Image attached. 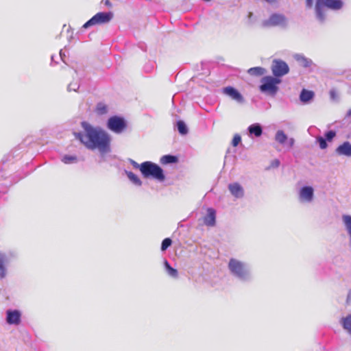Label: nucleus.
<instances>
[{"label": "nucleus", "mask_w": 351, "mask_h": 351, "mask_svg": "<svg viewBox=\"0 0 351 351\" xmlns=\"http://www.w3.org/2000/svg\"><path fill=\"white\" fill-rule=\"evenodd\" d=\"M83 132L73 134L88 149H98L101 154L110 152V136L99 127H93L86 121L81 123Z\"/></svg>", "instance_id": "f257e3e1"}, {"label": "nucleus", "mask_w": 351, "mask_h": 351, "mask_svg": "<svg viewBox=\"0 0 351 351\" xmlns=\"http://www.w3.org/2000/svg\"><path fill=\"white\" fill-rule=\"evenodd\" d=\"M228 269L230 274L241 282H248L253 279L251 267L246 262L231 258L228 264Z\"/></svg>", "instance_id": "f03ea898"}, {"label": "nucleus", "mask_w": 351, "mask_h": 351, "mask_svg": "<svg viewBox=\"0 0 351 351\" xmlns=\"http://www.w3.org/2000/svg\"><path fill=\"white\" fill-rule=\"evenodd\" d=\"M343 5L341 0H316L315 14L317 19L320 23H324L326 19V8L332 10H339L342 8Z\"/></svg>", "instance_id": "7ed1b4c3"}, {"label": "nucleus", "mask_w": 351, "mask_h": 351, "mask_svg": "<svg viewBox=\"0 0 351 351\" xmlns=\"http://www.w3.org/2000/svg\"><path fill=\"white\" fill-rule=\"evenodd\" d=\"M141 172L144 178H152L159 182H162L165 179L162 169L158 165L146 161L141 163Z\"/></svg>", "instance_id": "20e7f679"}, {"label": "nucleus", "mask_w": 351, "mask_h": 351, "mask_svg": "<svg viewBox=\"0 0 351 351\" xmlns=\"http://www.w3.org/2000/svg\"><path fill=\"white\" fill-rule=\"evenodd\" d=\"M261 84L260 85V90L264 93H268L271 95H275L278 90V85L281 83L282 80L275 76H265L261 79Z\"/></svg>", "instance_id": "39448f33"}, {"label": "nucleus", "mask_w": 351, "mask_h": 351, "mask_svg": "<svg viewBox=\"0 0 351 351\" xmlns=\"http://www.w3.org/2000/svg\"><path fill=\"white\" fill-rule=\"evenodd\" d=\"M113 17V14L111 12H101L97 13L90 19L86 22L82 27L87 29L91 26L96 25H102L109 23Z\"/></svg>", "instance_id": "423d86ee"}, {"label": "nucleus", "mask_w": 351, "mask_h": 351, "mask_svg": "<svg viewBox=\"0 0 351 351\" xmlns=\"http://www.w3.org/2000/svg\"><path fill=\"white\" fill-rule=\"evenodd\" d=\"M108 128L115 134L122 133L127 127L126 121L121 117L112 116L107 121Z\"/></svg>", "instance_id": "0eeeda50"}, {"label": "nucleus", "mask_w": 351, "mask_h": 351, "mask_svg": "<svg viewBox=\"0 0 351 351\" xmlns=\"http://www.w3.org/2000/svg\"><path fill=\"white\" fill-rule=\"evenodd\" d=\"M271 70L274 76L280 79L281 77L289 72V67L285 61L280 59H274L271 63Z\"/></svg>", "instance_id": "6e6552de"}, {"label": "nucleus", "mask_w": 351, "mask_h": 351, "mask_svg": "<svg viewBox=\"0 0 351 351\" xmlns=\"http://www.w3.org/2000/svg\"><path fill=\"white\" fill-rule=\"evenodd\" d=\"M314 189L311 186H302L298 193V201L301 204H311L315 197Z\"/></svg>", "instance_id": "1a4fd4ad"}, {"label": "nucleus", "mask_w": 351, "mask_h": 351, "mask_svg": "<svg viewBox=\"0 0 351 351\" xmlns=\"http://www.w3.org/2000/svg\"><path fill=\"white\" fill-rule=\"evenodd\" d=\"M263 25L265 27L280 26L286 27L287 26V19L281 14H273L267 20L263 21Z\"/></svg>", "instance_id": "9d476101"}, {"label": "nucleus", "mask_w": 351, "mask_h": 351, "mask_svg": "<svg viewBox=\"0 0 351 351\" xmlns=\"http://www.w3.org/2000/svg\"><path fill=\"white\" fill-rule=\"evenodd\" d=\"M5 320L9 325L18 326L21 322L22 313L17 309H8L5 312Z\"/></svg>", "instance_id": "9b49d317"}, {"label": "nucleus", "mask_w": 351, "mask_h": 351, "mask_svg": "<svg viewBox=\"0 0 351 351\" xmlns=\"http://www.w3.org/2000/svg\"><path fill=\"white\" fill-rule=\"evenodd\" d=\"M223 93L239 104H243L245 101L243 95L234 87H225L223 88Z\"/></svg>", "instance_id": "f8f14e48"}, {"label": "nucleus", "mask_w": 351, "mask_h": 351, "mask_svg": "<svg viewBox=\"0 0 351 351\" xmlns=\"http://www.w3.org/2000/svg\"><path fill=\"white\" fill-rule=\"evenodd\" d=\"M9 263L8 255L0 251V280L5 278L7 276V265Z\"/></svg>", "instance_id": "ddd939ff"}, {"label": "nucleus", "mask_w": 351, "mask_h": 351, "mask_svg": "<svg viewBox=\"0 0 351 351\" xmlns=\"http://www.w3.org/2000/svg\"><path fill=\"white\" fill-rule=\"evenodd\" d=\"M335 153L338 156L346 157L351 156V143L345 141L335 149Z\"/></svg>", "instance_id": "4468645a"}, {"label": "nucleus", "mask_w": 351, "mask_h": 351, "mask_svg": "<svg viewBox=\"0 0 351 351\" xmlns=\"http://www.w3.org/2000/svg\"><path fill=\"white\" fill-rule=\"evenodd\" d=\"M228 189L230 193L236 198H242L244 195L243 188L237 182L230 184L228 185Z\"/></svg>", "instance_id": "2eb2a0df"}, {"label": "nucleus", "mask_w": 351, "mask_h": 351, "mask_svg": "<svg viewBox=\"0 0 351 351\" xmlns=\"http://www.w3.org/2000/svg\"><path fill=\"white\" fill-rule=\"evenodd\" d=\"M216 212L213 208H209L207 214L204 217V222L208 226H213L215 224Z\"/></svg>", "instance_id": "dca6fc26"}, {"label": "nucleus", "mask_w": 351, "mask_h": 351, "mask_svg": "<svg viewBox=\"0 0 351 351\" xmlns=\"http://www.w3.org/2000/svg\"><path fill=\"white\" fill-rule=\"evenodd\" d=\"M294 59L303 67L308 68L313 64V61L302 54L294 55Z\"/></svg>", "instance_id": "f3484780"}, {"label": "nucleus", "mask_w": 351, "mask_h": 351, "mask_svg": "<svg viewBox=\"0 0 351 351\" xmlns=\"http://www.w3.org/2000/svg\"><path fill=\"white\" fill-rule=\"evenodd\" d=\"M247 130L250 135H254L256 137H259L263 134V128L259 123H254L250 125Z\"/></svg>", "instance_id": "a211bd4d"}, {"label": "nucleus", "mask_w": 351, "mask_h": 351, "mask_svg": "<svg viewBox=\"0 0 351 351\" xmlns=\"http://www.w3.org/2000/svg\"><path fill=\"white\" fill-rule=\"evenodd\" d=\"M314 93L311 90L302 89L300 94V99L302 103L306 104L313 99Z\"/></svg>", "instance_id": "6ab92c4d"}, {"label": "nucleus", "mask_w": 351, "mask_h": 351, "mask_svg": "<svg viewBox=\"0 0 351 351\" xmlns=\"http://www.w3.org/2000/svg\"><path fill=\"white\" fill-rule=\"evenodd\" d=\"M339 323L343 328L350 335H351V314L341 318Z\"/></svg>", "instance_id": "aec40b11"}, {"label": "nucleus", "mask_w": 351, "mask_h": 351, "mask_svg": "<svg viewBox=\"0 0 351 351\" xmlns=\"http://www.w3.org/2000/svg\"><path fill=\"white\" fill-rule=\"evenodd\" d=\"M342 221L350 237V245L351 246V215H343L342 216Z\"/></svg>", "instance_id": "412c9836"}, {"label": "nucleus", "mask_w": 351, "mask_h": 351, "mask_svg": "<svg viewBox=\"0 0 351 351\" xmlns=\"http://www.w3.org/2000/svg\"><path fill=\"white\" fill-rule=\"evenodd\" d=\"M160 162L163 165L176 163L178 162V158L173 155H165L160 158Z\"/></svg>", "instance_id": "4be33fe9"}, {"label": "nucleus", "mask_w": 351, "mask_h": 351, "mask_svg": "<svg viewBox=\"0 0 351 351\" xmlns=\"http://www.w3.org/2000/svg\"><path fill=\"white\" fill-rule=\"evenodd\" d=\"M125 173L127 175L128 179L134 184H135L136 186H141L142 182H141V180L139 179V178L136 174H134L132 171H127V170L125 171Z\"/></svg>", "instance_id": "5701e85b"}, {"label": "nucleus", "mask_w": 351, "mask_h": 351, "mask_svg": "<svg viewBox=\"0 0 351 351\" xmlns=\"http://www.w3.org/2000/svg\"><path fill=\"white\" fill-rule=\"evenodd\" d=\"M288 137L282 130H278L275 135V140L278 143L284 145L287 141Z\"/></svg>", "instance_id": "b1692460"}, {"label": "nucleus", "mask_w": 351, "mask_h": 351, "mask_svg": "<svg viewBox=\"0 0 351 351\" xmlns=\"http://www.w3.org/2000/svg\"><path fill=\"white\" fill-rule=\"evenodd\" d=\"M247 73L251 75L261 76L265 73V69L263 67H252L248 69Z\"/></svg>", "instance_id": "393cba45"}, {"label": "nucleus", "mask_w": 351, "mask_h": 351, "mask_svg": "<svg viewBox=\"0 0 351 351\" xmlns=\"http://www.w3.org/2000/svg\"><path fill=\"white\" fill-rule=\"evenodd\" d=\"M176 125H177L178 130L181 135H186L188 134V132H189L188 128H187L186 123L183 121H182V120L178 121L176 123Z\"/></svg>", "instance_id": "a878e982"}, {"label": "nucleus", "mask_w": 351, "mask_h": 351, "mask_svg": "<svg viewBox=\"0 0 351 351\" xmlns=\"http://www.w3.org/2000/svg\"><path fill=\"white\" fill-rule=\"evenodd\" d=\"M164 265H165V269H166V271L167 273L171 277L173 278H177L178 276V272L177 271V269L173 268L170 265L169 263H168L167 261H165V263H164Z\"/></svg>", "instance_id": "bb28decb"}, {"label": "nucleus", "mask_w": 351, "mask_h": 351, "mask_svg": "<svg viewBox=\"0 0 351 351\" xmlns=\"http://www.w3.org/2000/svg\"><path fill=\"white\" fill-rule=\"evenodd\" d=\"M96 111L99 114H104L108 112V107L103 103H99L97 105Z\"/></svg>", "instance_id": "cd10ccee"}, {"label": "nucleus", "mask_w": 351, "mask_h": 351, "mask_svg": "<svg viewBox=\"0 0 351 351\" xmlns=\"http://www.w3.org/2000/svg\"><path fill=\"white\" fill-rule=\"evenodd\" d=\"M62 161L65 164H71L77 162V159L75 156L65 155L62 157Z\"/></svg>", "instance_id": "c85d7f7f"}, {"label": "nucleus", "mask_w": 351, "mask_h": 351, "mask_svg": "<svg viewBox=\"0 0 351 351\" xmlns=\"http://www.w3.org/2000/svg\"><path fill=\"white\" fill-rule=\"evenodd\" d=\"M172 243V241L170 238H166L162 241L161 250L165 251Z\"/></svg>", "instance_id": "c756f323"}, {"label": "nucleus", "mask_w": 351, "mask_h": 351, "mask_svg": "<svg viewBox=\"0 0 351 351\" xmlns=\"http://www.w3.org/2000/svg\"><path fill=\"white\" fill-rule=\"evenodd\" d=\"M317 141L319 143V147L322 149H326L328 146L326 140L322 136H317Z\"/></svg>", "instance_id": "7c9ffc66"}, {"label": "nucleus", "mask_w": 351, "mask_h": 351, "mask_svg": "<svg viewBox=\"0 0 351 351\" xmlns=\"http://www.w3.org/2000/svg\"><path fill=\"white\" fill-rule=\"evenodd\" d=\"M336 136V132L333 130H329L325 134V139L328 141H331Z\"/></svg>", "instance_id": "2f4dec72"}, {"label": "nucleus", "mask_w": 351, "mask_h": 351, "mask_svg": "<svg viewBox=\"0 0 351 351\" xmlns=\"http://www.w3.org/2000/svg\"><path fill=\"white\" fill-rule=\"evenodd\" d=\"M329 94H330V97L332 100L333 101H337L338 99H339V95H338V93L337 91L336 90V89L335 88H332L330 92H329Z\"/></svg>", "instance_id": "473e14b6"}, {"label": "nucleus", "mask_w": 351, "mask_h": 351, "mask_svg": "<svg viewBox=\"0 0 351 351\" xmlns=\"http://www.w3.org/2000/svg\"><path fill=\"white\" fill-rule=\"evenodd\" d=\"M241 141V136L239 134H236V135L234 136V138H233L232 141V145L234 147H236V146H237L239 144Z\"/></svg>", "instance_id": "72a5a7b5"}, {"label": "nucleus", "mask_w": 351, "mask_h": 351, "mask_svg": "<svg viewBox=\"0 0 351 351\" xmlns=\"http://www.w3.org/2000/svg\"><path fill=\"white\" fill-rule=\"evenodd\" d=\"M80 86L77 83H71L68 86V90L69 91H76L79 88Z\"/></svg>", "instance_id": "f704fd0d"}, {"label": "nucleus", "mask_w": 351, "mask_h": 351, "mask_svg": "<svg viewBox=\"0 0 351 351\" xmlns=\"http://www.w3.org/2000/svg\"><path fill=\"white\" fill-rule=\"evenodd\" d=\"M129 161H130V164L133 166L134 168L139 169L141 170V164L139 165L138 163H137L136 161H134L132 159H129Z\"/></svg>", "instance_id": "c9c22d12"}, {"label": "nucleus", "mask_w": 351, "mask_h": 351, "mask_svg": "<svg viewBox=\"0 0 351 351\" xmlns=\"http://www.w3.org/2000/svg\"><path fill=\"white\" fill-rule=\"evenodd\" d=\"M280 160L278 159L274 160L271 163V167L274 168L278 167L280 166Z\"/></svg>", "instance_id": "e433bc0d"}, {"label": "nucleus", "mask_w": 351, "mask_h": 351, "mask_svg": "<svg viewBox=\"0 0 351 351\" xmlns=\"http://www.w3.org/2000/svg\"><path fill=\"white\" fill-rule=\"evenodd\" d=\"M295 141L293 138L287 139V145L289 148H291L294 145Z\"/></svg>", "instance_id": "4c0bfd02"}, {"label": "nucleus", "mask_w": 351, "mask_h": 351, "mask_svg": "<svg viewBox=\"0 0 351 351\" xmlns=\"http://www.w3.org/2000/svg\"><path fill=\"white\" fill-rule=\"evenodd\" d=\"M306 3L308 8H311L313 5V0H306Z\"/></svg>", "instance_id": "58836bf2"}, {"label": "nucleus", "mask_w": 351, "mask_h": 351, "mask_svg": "<svg viewBox=\"0 0 351 351\" xmlns=\"http://www.w3.org/2000/svg\"><path fill=\"white\" fill-rule=\"evenodd\" d=\"M60 57L63 62H65V60H64L65 55L63 53L62 50L60 51Z\"/></svg>", "instance_id": "ea45409f"}, {"label": "nucleus", "mask_w": 351, "mask_h": 351, "mask_svg": "<svg viewBox=\"0 0 351 351\" xmlns=\"http://www.w3.org/2000/svg\"><path fill=\"white\" fill-rule=\"evenodd\" d=\"M346 117L348 118L351 117V108L347 112Z\"/></svg>", "instance_id": "a19ab883"}, {"label": "nucleus", "mask_w": 351, "mask_h": 351, "mask_svg": "<svg viewBox=\"0 0 351 351\" xmlns=\"http://www.w3.org/2000/svg\"><path fill=\"white\" fill-rule=\"evenodd\" d=\"M105 4H106V5H108V6H110V5H111V3H110V1L109 0H106V1H105Z\"/></svg>", "instance_id": "79ce46f5"}, {"label": "nucleus", "mask_w": 351, "mask_h": 351, "mask_svg": "<svg viewBox=\"0 0 351 351\" xmlns=\"http://www.w3.org/2000/svg\"><path fill=\"white\" fill-rule=\"evenodd\" d=\"M51 60H53V56H51Z\"/></svg>", "instance_id": "37998d69"}]
</instances>
